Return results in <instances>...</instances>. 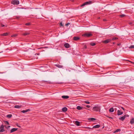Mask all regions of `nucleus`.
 <instances>
[{
  "label": "nucleus",
  "instance_id": "4",
  "mask_svg": "<svg viewBox=\"0 0 134 134\" xmlns=\"http://www.w3.org/2000/svg\"><path fill=\"white\" fill-rule=\"evenodd\" d=\"M92 3V2L91 1H90L88 2H86L85 3H83L81 5V7H83L84 6L86 5L90 4Z\"/></svg>",
  "mask_w": 134,
  "mask_h": 134
},
{
  "label": "nucleus",
  "instance_id": "31",
  "mask_svg": "<svg viewBox=\"0 0 134 134\" xmlns=\"http://www.w3.org/2000/svg\"><path fill=\"white\" fill-rule=\"evenodd\" d=\"M25 25L27 26H29L30 25V23H26L25 24Z\"/></svg>",
  "mask_w": 134,
  "mask_h": 134
},
{
  "label": "nucleus",
  "instance_id": "36",
  "mask_svg": "<svg viewBox=\"0 0 134 134\" xmlns=\"http://www.w3.org/2000/svg\"><path fill=\"white\" fill-rule=\"evenodd\" d=\"M70 24V23H67V24H66L65 25H66V26H68V25H69Z\"/></svg>",
  "mask_w": 134,
  "mask_h": 134
},
{
  "label": "nucleus",
  "instance_id": "42",
  "mask_svg": "<svg viewBox=\"0 0 134 134\" xmlns=\"http://www.w3.org/2000/svg\"><path fill=\"white\" fill-rule=\"evenodd\" d=\"M129 62H131V63H133V64H134V63H133V62H130V61H129Z\"/></svg>",
  "mask_w": 134,
  "mask_h": 134
},
{
  "label": "nucleus",
  "instance_id": "10",
  "mask_svg": "<svg viewBox=\"0 0 134 134\" xmlns=\"http://www.w3.org/2000/svg\"><path fill=\"white\" fill-rule=\"evenodd\" d=\"M30 34V33L29 32H25L23 33L22 35L24 36H25L27 35H29Z\"/></svg>",
  "mask_w": 134,
  "mask_h": 134
},
{
  "label": "nucleus",
  "instance_id": "27",
  "mask_svg": "<svg viewBox=\"0 0 134 134\" xmlns=\"http://www.w3.org/2000/svg\"><path fill=\"white\" fill-rule=\"evenodd\" d=\"M17 36V34H14V35H12L11 36L12 37H16Z\"/></svg>",
  "mask_w": 134,
  "mask_h": 134
},
{
  "label": "nucleus",
  "instance_id": "41",
  "mask_svg": "<svg viewBox=\"0 0 134 134\" xmlns=\"http://www.w3.org/2000/svg\"><path fill=\"white\" fill-rule=\"evenodd\" d=\"M108 118H111V119H112V118L111 117H109V116H108Z\"/></svg>",
  "mask_w": 134,
  "mask_h": 134
},
{
  "label": "nucleus",
  "instance_id": "12",
  "mask_svg": "<svg viewBox=\"0 0 134 134\" xmlns=\"http://www.w3.org/2000/svg\"><path fill=\"white\" fill-rule=\"evenodd\" d=\"M62 97V98L65 99H68L69 98V97L68 96H63Z\"/></svg>",
  "mask_w": 134,
  "mask_h": 134
},
{
  "label": "nucleus",
  "instance_id": "46",
  "mask_svg": "<svg viewBox=\"0 0 134 134\" xmlns=\"http://www.w3.org/2000/svg\"><path fill=\"white\" fill-rule=\"evenodd\" d=\"M18 127H20V126H19Z\"/></svg>",
  "mask_w": 134,
  "mask_h": 134
},
{
  "label": "nucleus",
  "instance_id": "32",
  "mask_svg": "<svg viewBox=\"0 0 134 134\" xmlns=\"http://www.w3.org/2000/svg\"><path fill=\"white\" fill-rule=\"evenodd\" d=\"M120 130H121L120 129H117L115 131V132H118L119 131H120Z\"/></svg>",
  "mask_w": 134,
  "mask_h": 134
},
{
  "label": "nucleus",
  "instance_id": "18",
  "mask_svg": "<svg viewBox=\"0 0 134 134\" xmlns=\"http://www.w3.org/2000/svg\"><path fill=\"white\" fill-rule=\"evenodd\" d=\"M130 123L132 124L134 123V118H133L131 120Z\"/></svg>",
  "mask_w": 134,
  "mask_h": 134
},
{
  "label": "nucleus",
  "instance_id": "30",
  "mask_svg": "<svg viewBox=\"0 0 134 134\" xmlns=\"http://www.w3.org/2000/svg\"><path fill=\"white\" fill-rule=\"evenodd\" d=\"M4 129H1V130H0V132H3L4 131Z\"/></svg>",
  "mask_w": 134,
  "mask_h": 134
},
{
  "label": "nucleus",
  "instance_id": "38",
  "mask_svg": "<svg viewBox=\"0 0 134 134\" xmlns=\"http://www.w3.org/2000/svg\"><path fill=\"white\" fill-rule=\"evenodd\" d=\"M60 25L62 26H63V24L62 23H60Z\"/></svg>",
  "mask_w": 134,
  "mask_h": 134
},
{
  "label": "nucleus",
  "instance_id": "17",
  "mask_svg": "<svg viewBox=\"0 0 134 134\" xmlns=\"http://www.w3.org/2000/svg\"><path fill=\"white\" fill-rule=\"evenodd\" d=\"M62 110L63 112H66L67 110V109L66 107H64L62 109Z\"/></svg>",
  "mask_w": 134,
  "mask_h": 134
},
{
  "label": "nucleus",
  "instance_id": "28",
  "mask_svg": "<svg viewBox=\"0 0 134 134\" xmlns=\"http://www.w3.org/2000/svg\"><path fill=\"white\" fill-rule=\"evenodd\" d=\"M84 102L86 103L87 104H89L90 103V102H89L88 101H84Z\"/></svg>",
  "mask_w": 134,
  "mask_h": 134
},
{
  "label": "nucleus",
  "instance_id": "43",
  "mask_svg": "<svg viewBox=\"0 0 134 134\" xmlns=\"http://www.w3.org/2000/svg\"><path fill=\"white\" fill-rule=\"evenodd\" d=\"M10 127V126H8V128H9V127Z\"/></svg>",
  "mask_w": 134,
  "mask_h": 134
},
{
  "label": "nucleus",
  "instance_id": "35",
  "mask_svg": "<svg viewBox=\"0 0 134 134\" xmlns=\"http://www.w3.org/2000/svg\"><path fill=\"white\" fill-rule=\"evenodd\" d=\"M117 38L116 37H113L112 39V40H115L117 39Z\"/></svg>",
  "mask_w": 134,
  "mask_h": 134
},
{
  "label": "nucleus",
  "instance_id": "14",
  "mask_svg": "<svg viewBox=\"0 0 134 134\" xmlns=\"http://www.w3.org/2000/svg\"><path fill=\"white\" fill-rule=\"evenodd\" d=\"M80 39L78 37H74V40L75 41H77Z\"/></svg>",
  "mask_w": 134,
  "mask_h": 134
},
{
  "label": "nucleus",
  "instance_id": "5",
  "mask_svg": "<svg viewBox=\"0 0 134 134\" xmlns=\"http://www.w3.org/2000/svg\"><path fill=\"white\" fill-rule=\"evenodd\" d=\"M111 41V39H108L106 40L103 41V42L104 43L106 44L110 42Z\"/></svg>",
  "mask_w": 134,
  "mask_h": 134
},
{
  "label": "nucleus",
  "instance_id": "2",
  "mask_svg": "<svg viewBox=\"0 0 134 134\" xmlns=\"http://www.w3.org/2000/svg\"><path fill=\"white\" fill-rule=\"evenodd\" d=\"M92 34H91L86 33L83 34L82 36L85 37H88L92 36Z\"/></svg>",
  "mask_w": 134,
  "mask_h": 134
},
{
  "label": "nucleus",
  "instance_id": "26",
  "mask_svg": "<svg viewBox=\"0 0 134 134\" xmlns=\"http://www.w3.org/2000/svg\"><path fill=\"white\" fill-rule=\"evenodd\" d=\"M129 48H134V46L131 45L129 47Z\"/></svg>",
  "mask_w": 134,
  "mask_h": 134
},
{
  "label": "nucleus",
  "instance_id": "29",
  "mask_svg": "<svg viewBox=\"0 0 134 134\" xmlns=\"http://www.w3.org/2000/svg\"><path fill=\"white\" fill-rule=\"evenodd\" d=\"M4 126L2 125L0 127V129H4Z\"/></svg>",
  "mask_w": 134,
  "mask_h": 134
},
{
  "label": "nucleus",
  "instance_id": "6",
  "mask_svg": "<svg viewBox=\"0 0 134 134\" xmlns=\"http://www.w3.org/2000/svg\"><path fill=\"white\" fill-rule=\"evenodd\" d=\"M126 115H125L124 116L120 118H119V119L123 121L126 118Z\"/></svg>",
  "mask_w": 134,
  "mask_h": 134
},
{
  "label": "nucleus",
  "instance_id": "3",
  "mask_svg": "<svg viewBox=\"0 0 134 134\" xmlns=\"http://www.w3.org/2000/svg\"><path fill=\"white\" fill-rule=\"evenodd\" d=\"M11 3L14 5H18L19 4V2L18 0H13L12 1Z\"/></svg>",
  "mask_w": 134,
  "mask_h": 134
},
{
  "label": "nucleus",
  "instance_id": "33",
  "mask_svg": "<svg viewBox=\"0 0 134 134\" xmlns=\"http://www.w3.org/2000/svg\"><path fill=\"white\" fill-rule=\"evenodd\" d=\"M125 15H124V14H122V15H120V17H124V16H125Z\"/></svg>",
  "mask_w": 134,
  "mask_h": 134
},
{
  "label": "nucleus",
  "instance_id": "16",
  "mask_svg": "<svg viewBox=\"0 0 134 134\" xmlns=\"http://www.w3.org/2000/svg\"><path fill=\"white\" fill-rule=\"evenodd\" d=\"M100 126L99 125H97L94 126L93 127L94 128H98L100 127Z\"/></svg>",
  "mask_w": 134,
  "mask_h": 134
},
{
  "label": "nucleus",
  "instance_id": "21",
  "mask_svg": "<svg viewBox=\"0 0 134 134\" xmlns=\"http://www.w3.org/2000/svg\"><path fill=\"white\" fill-rule=\"evenodd\" d=\"M82 108L81 107L78 106L77 107V109L79 110H80L82 109Z\"/></svg>",
  "mask_w": 134,
  "mask_h": 134
},
{
  "label": "nucleus",
  "instance_id": "19",
  "mask_svg": "<svg viewBox=\"0 0 134 134\" xmlns=\"http://www.w3.org/2000/svg\"><path fill=\"white\" fill-rule=\"evenodd\" d=\"M109 111L111 112H113L114 111V109L113 108H110L109 109Z\"/></svg>",
  "mask_w": 134,
  "mask_h": 134
},
{
  "label": "nucleus",
  "instance_id": "13",
  "mask_svg": "<svg viewBox=\"0 0 134 134\" xmlns=\"http://www.w3.org/2000/svg\"><path fill=\"white\" fill-rule=\"evenodd\" d=\"M75 124L77 126L80 125V122L78 121H76L75 122Z\"/></svg>",
  "mask_w": 134,
  "mask_h": 134
},
{
  "label": "nucleus",
  "instance_id": "37",
  "mask_svg": "<svg viewBox=\"0 0 134 134\" xmlns=\"http://www.w3.org/2000/svg\"><path fill=\"white\" fill-rule=\"evenodd\" d=\"M86 107L87 108H89L90 107V106L89 105H87Z\"/></svg>",
  "mask_w": 134,
  "mask_h": 134
},
{
  "label": "nucleus",
  "instance_id": "22",
  "mask_svg": "<svg viewBox=\"0 0 134 134\" xmlns=\"http://www.w3.org/2000/svg\"><path fill=\"white\" fill-rule=\"evenodd\" d=\"M12 114H9L7 115L6 116L8 118H10L12 117Z\"/></svg>",
  "mask_w": 134,
  "mask_h": 134
},
{
  "label": "nucleus",
  "instance_id": "15",
  "mask_svg": "<svg viewBox=\"0 0 134 134\" xmlns=\"http://www.w3.org/2000/svg\"><path fill=\"white\" fill-rule=\"evenodd\" d=\"M30 111V109H27L26 110H23L21 111V112L23 113H25L28 111Z\"/></svg>",
  "mask_w": 134,
  "mask_h": 134
},
{
  "label": "nucleus",
  "instance_id": "23",
  "mask_svg": "<svg viewBox=\"0 0 134 134\" xmlns=\"http://www.w3.org/2000/svg\"><path fill=\"white\" fill-rule=\"evenodd\" d=\"M90 44L91 46H95L96 44L95 43H91Z\"/></svg>",
  "mask_w": 134,
  "mask_h": 134
},
{
  "label": "nucleus",
  "instance_id": "8",
  "mask_svg": "<svg viewBox=\"0 0 134 134\" xmlns=\"http://www.w3.org/2000/svg\"><path fill=\"white\" fill-rule=\"evenodd\" d=\"M64 46L66 48H68L70 47V45L68 43H66L64 44Z\"/></svg>",
  "mask_w": 134,
  "mask_h": 134
},
{
  "label": "nucleus",
  "instance_id": "25",
  "mask_svg": "<svg viewBox=\"0 0 134 134\" xmlns=\"http://www.w3.org/2000/svg\"><path fill=\"white\" fill-rule=\"evenodd\" d=\"M14 107L15 108H20V107L18 105H15L14 106Z\"/></svg>",
  "mask_w": 134,
  "mask_h": 134
},
{
  "label": "nucleus",
  "instance_id": "11",
  "mask_svg": "<svg viewBox=\"0 0 134 134\" xmlns=\"http://www.w3.org/2000/svg\"><path fill=\"white\" fill-rule=\"evenodd\" d=\"M55 65L59 68H62L63 67V66L59 65L58 64H56Z\"/></svg>",
  "mask_w": 134,
  "mask_h": 134
},
{
  "label": "nucleus",
  "instance_id": "40",
  "mask_svg": "<svg viewBox=\"0 0 134 134\" xmlns=\"http://www.w3.org/2000/svg\"><path fill=\"white\" fill-rule=\"evenodd\" d=\"M121 108L122 109L124 110H125V109L124 108L122 107H121Z\"/></svg>",
  "mask_w": 134,
  "mask_h": 134
},
{
  "label": "nucleus",
  "instance_id": "45",
  "mask_svg": "<svg viewBox=\"0 0 134 134\" xmlns=\"http://www.w3.org/2000/svg\"><path fill=\"white\" fill-rule=\"evenodd\" d=\"M120 45V44H118V45Z\"/></svg>",
  "mask_w": 134,
  "mask_h": 134
},
{
  "label": "nucleus",
  "instance_id": "9",
  "mask_svg": "<svg viewBox=\"0 0 134 134\" xmlns=\"http://www.w3.org/2000/svg\"><path fill=\"white\" fill-rule=\"evenodd\" d=\"M17 130V128H13L12 129L10 130V133H12L16 131Z\"/></svg>",
  "mask_w": 134,
  "mask_h": 134
},
{
  "label": "nucleus",
  "instance_id": "39",
  "mask_svg": "<svg viewBox=\"0 0 134 134\" xmlns=\"http://www.w3.org/2000/svg\"><path fill=\"white\" fill-rule=\"evenodd\" d=\"M4 26H5V25H3V24L1 25V27H4Z\"/></svg>",
  "mask_w": 134,
  "mask_h": 134
},
{
  "label": "nucleus",
  "instance_id": "24",
  "mask_svg": "<svg viewBox=\"0 0 134 134\" xmlns=\"http://www.w3.org/2000/svg\"><path fill=\"white\" fill-rule=\"evenodd\" d=\"M96 120V119L94 118H91L90 119V120L91 121H94Z\"/></svg>",
  "mask_w": 134,
  "mask_h": 134
},
{
  "label": "nucleus",
  "instance_id": "7",
  "mask_svg": "<svg viewBox=\"0 0 134 134\" xmlns=\"http://www.w3.org/2000/svg\"><path fill=\"white\" fill-rule=\"evenodd\" d=\"M117 115H122L123 114V112H121L119 110H118L117 111Z\"/></svg>",
  "mask_w": 134,
  "mask_h": 134
},
{
  "label": "nucleus",
  "instance_id": "20",
  "mask_svg": "<svg viewBox=\"0 0 134 134\" xmlns=\"http://www.w3.org/2000/svg\"><path fill=\"white\" fill-rule=\"evenodd\" d=\"M8 33L6 32V33H4L2 34L1 35L2 36H6L8 35Z\"/></svg>",
  "mask_w": 134,
  "mask_h": 134
},
{
  "label": "nucleus",
  "instance_id": "34",
  "mask_svg": "<svg viewBox=\"0 0 134 134\" xmlns=\"http://www.w3.org/2000/svg\"><path fill=\"white\" fill-rule=\"evenodd\" d=\"M5 123L6 124H7L8 125H9V122L8 121H5Z\"/></svg>",
  "mask_w": 134,
  "mask_h": 134
},
{
  "label": "nucleus",
  "instance_id": "44",
  "mask_svg": "<svg viewBox=\"0 0 134 134\" xmlns=\"http://www.w3.org/2000/svg\"><path fill=\"white\" fill-rule=\"evenodd\" d=\"M126 116L128 117L129 116V115H126Z\"/></svg>",
  "mask_w": 134,
  "mask_h": 134
},
{
  "label": "nucleus",
  "instance_id": "1",
  "mask_svg": "<svg viewBox=\"0 0 134 134\" xmlns=\"http://www.w3.org/2000/svg\"><path fill=\"white\" fill-rule=\"evenodd\" d=\"M100 106L97 105L93 107V111H95L100 112Z\"/></svg>",
  "mask_w": 134,
  "mask_h": 134
}]
</instances>
